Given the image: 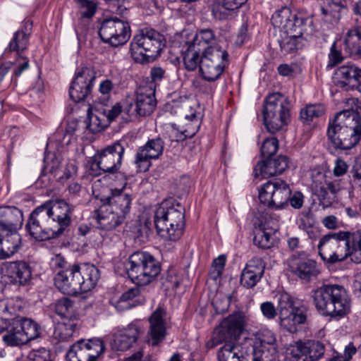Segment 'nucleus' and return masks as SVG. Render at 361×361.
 I'll use <instances>...</instances> for the list:
<instances>
[{
    "label": "nucleus",
    "mask_w": 361,
    "mask_h": 361,
    "mask_svg": "<svg viewBox=\"0 0 361 361\" xmlns=\"http://www.w3.org/2000/svg\"><path fill=\"white\" fill-rule=\"evenodd\" d=\"M312 298L317 312L332 320H340L351 311V299L343 286L323 284L312 290Z\"/></svg>",
    "instance_id": "20e7f679"
},
{
    "label": "nucleus",
    "mask_w": 361,
    "mask_h": 361,
    "mask_svg": "<svg viewBox=\"0 0 361 361\" xmlns=\"http://www.w3.org/2000/svg\"><path fill=\"white\" fill-rule=\"evenodd\" d=\"M264 272V264L260 257H255L246 264L242 271L240 283L250 288L257 285Z\"/></svg>",
    "instance_id": "2f4dec72"
},
{
    "label": "nucleus",
    "mask_w": 361,
    "mask_h": 361,
    "mask_svg": "<svg viewBox=\"0 0 361 361\" xmlns=\"http://www.w3.org/2000/svg\"><path fill=\"white\" fill-rule=\"evenodd\" d=\"M214 38V34L212 30L204 29L197 32L193 39L188 42L197 47H202L203 50L205 49L204 47L209 44Z\"/></svg>",
    "instance_id": "5fc2aeb1"
},
{
    "label": "nucleus",
    "mask_w": 361,
    "mask_h": 361,
    "mask_svg": "<svg viewBox=\"0 0 361 361\" xmlns=\"http://www.w3.org/2000/svg\"><path fill=\"white\" fill-rule=\"evenodd\" d=\"M144 334V329L139 320H134L126 326L118 328L114 333L111 341V348L116 351H125L135 344L140 336Z\"/></svg>",
    "instance_id": "6ab92c4d"
},
{
    "label": "nucleus",
    "mask_w": 361,
    "mask_h": 361,
    "mask_svg": "<svg viewBox=\"0 0 361 361\" xmlns=\"http://www.w3.org/2000/svg\"><path fill=\"white\" fill-rule=\"evenodd\" d=\"M141 286H142L136 285V286L133 287L123 293L119 300L116 302V307L121 310L129 309L131 307V305L129 303L125 305V303L133 300L140 295Z\"/></svg>",
    "instance_id": "864d4df0"
},
{
    "label": "nucleus",
    "mask_w": 361,
    "mask_h": 361,
    "mask_svg": "<svg viewBox=\"0 0 361 361\" xmlns=\"http://www.w3.org/2000/svg\"><path fill=\"white\" fill-rule=\"evenodd\" d=\"M226 341V317H224L220 324L214 329L212 338L206 343L208 349L222 343Z\"/></svg>",
    "instance_id": "603ef678"
},
{
    "label": "nucleus",
    "mask_w": 361,
    "mask_h": 361,
    "mask_svg": "<svg viewBox=\"0 0 361 361\" xmlns=\"http://www.w3.org/2000/svg\"><path fill=\"white\" fill-rule=\"evenodd\" d=\"M343 49L351 57H361V25H354L345 34Z\"/></svg>",
    "instance_id": "e433bc0d"
},
{
    "label": "nucleus",
    "mask_w": 361,
    "mask_h": 361,
    "mask_svg": "<svg viewBox=\"0 0 361 361\" xmlns=\"http://www.w3.org/2000/svg\"><path fill=\"white\" fill-rule=\"evenodd\" d=\"M276 347V338L275 334L267 329L259 331L252 343V347Z\"/></svg>",
    "instance_id": "a18cd8bd"
},
{
    "label": "nucleus",
    "mask_w": 361,
    "mask_h": 361,
    "mask_svg": "<svg viewBox=\"0 0 361 361\" xmlns=\"http://www.w3.org/2000/svg\"><path fill=\"white\" fill-rule=\"evenodd\" d=\"M57 238L63 235L72 222L74 206L63 199L46 201Z\"/></svg>",
    "instance_id": "a211bd4d"
},
{
    "label": "nucleus",
    "mask_w": 361,
    "mask_h": 361,
    "mask_svg": "<svg viewBox=\"0 0 361 361\" xmlns=\"http://www.w3.org/2000/svg\"><path fill=\"white\" fill-rule=\"evenodd\" d=\"M23 223L22 211L15 206H0V231L20 229Z\"/></svg>",
    "instance_id": "72a5a7b5"
},
{
    "label": "nucleus",
    "mask_w": 361,
    "mask_h": 361,
    "mask_svg": "<svg viewBox=\"0 0 361 361\" xmlns=\"http://www.w3.org/2000/svg\"><path fill=\"white\" fill-rule=\"evenodd\" d=\"M271 23L275 27L280 29V31L288 30L297 27L313 25V20L311 18H298L296 14L293 13L290 8L284 6L275 11L271 17Z\"/></svg>",
    "instance_id": "393cba45"
},
{
    "label": "nucleus",
    "mask_w": 361,
    "mask_h": 361,
    "mask_svg": "<svg viewBox=\"0 0 361 361\" xmlns=\"http://www.w3.org/2000/svg\"><path fill=\"white\" fill-rule=\"evenodd\" d=\"M78 319H63L54 324L53 338L58 342H68L76 333Z\"/></svg>",
    "instance_id": "58836bf2"
},
{
    "label": "nucleus",
    "mask_w": 361,
    "mask_h": 361,
    "mask_svg": "<svg viewBox=\"0 0 361 361\" xmlns=\"http://www.w3.org/2000/svg\"><path fill=\"white\" fill-rule=\"evenodd\" d=\"M149 334L150 336L152 345L153 346L157 345L165 338V325L150 324V329Z\"/></svg>",
    "instance_id": "bf43d9fd"
},
{
    "label": "nucleus",
    "mask_w": 361,
    "mask_h": 361,
    "mask_svg": "<svg viewBox=\"0 0 361 361\" xmlns=\"http://www.w3.org/2000/svg\"><path fill=\"white\" fill-rule=\"evenodd\" d=\"M105 345L102 338L80 339L74 343L66 353L67 361H95L104 353Z\"/></svg>",
    "instance_id": "dca6fc26"
},
{
    "label": "nucleus",
    "mask_w": 361,
    "mask_h": 361,
    "mask_svg": "<svg viewBox=\"0 0 361 361\" xmlns=\"http://www.w3.org/2000/svg\"><path fill=\"white\" fill-rule=\"evenodd\" d=\"M243 358L241 347L233 342L227 341V361H242Z\"/></svg>",
    "instance_id": "0e129e2a"
},
{
    "label": "nucleus",
    "mask_w": 361,
    "mask_h": 361,
    "mask_svg": "<svg viewBox=\"0 0 361 361\" xmlns=\"http://www.w3.org/2000/svg\"><path fill=\"white\" fill-rule=\"evenodd\" d=\"M96 220L98 228L102 230L110 231L122 224L125 219L117 214L107 204L102 202V205L95 211Z\"/></svg>",
    "instance_id": "473e14b6"
},
{
    "label": "nucleus",
    "mask_w": 361,
    "mask_h": 361,
    "mask_svg": "<svg viewBox=\"0 0 361 361\" xmlns=\"http://www.w3.org/2000/svg\"><path fill=\"white\" fill-rule=\"evenodd\" d=\"M334 78L337 85L346 90L357 87L361 83V68L354 64L347 63L336 69Z\"/></svg>",
    "instance_id": "c756f323"
},
{
    "label": "nucleus",
    "mask_w": 361,
    "mask_h": 361,
    "mask_svg": "<svg viewBox=\"0 0 361 361\" xmlns=\"http://www.w3.org/2000/svg\"><path fill=\"white\" fill-rule=\"evenodd\" d=\"M344 57L343 56L341 51L337 49L336 42H334L330 48L327 68H332L341 63Z\"/></svg>",
    "instance_id": "e2e57ef3"
},
{
    "label": "nucleus",
    "mask_w": 361,
    "mask_h": 361,
    "mask_svg": "<svg viewBox=\"0 0 361 361\" xmlns=\"http://www.w3.org/2000/svg\"><path fill=\"white\" fill-rule=\"evenodd\" d=\"M180 125L183 126L186 136H188V138H192L198 132L200 123L197 114L192 113L190 115L185 114L184 121H183Z\"/></svg>",
    "instance_id": "8fccbe9b"
},
{
    "label": "nucleus",
    "mask_w": 361,
    "mask_h": 361,
    "mask_svg": "<svg viewBox=\"0 0 361 361\" xmlns=\"http://www.w3.org/2000/svg\"><path fill=\"white\" fill-rule=\"evenodd\" d=\"M183 64L188 71H194L200 68L202 61V48L197 47L189 42H185L181 49Z\"/></svg>",
    "instance_id": "4c0bfd02"
},
{
    "label": "nucleus",
    "mask_w": 361,
    "mask_h": 361,
    "mask_svg": "<svg viewBox=\"0 0 361 361\" xmlns=\"http://www.w3.org/2000/svg\"><path fill=\"white\" fill-rule=\"evenodd\" d=\"M29 41V34L24 30L16 31L8 44L6 51H16L18 56L27 49Z\"/></svg>",
    "instance_id": "37998d69"
},
{
    "label": "nucleus",
    "mask_w": 361,
    "mask_h": 361,
    "mask_svg": "<svg viewBox=\"0 0 361 361\" xmlns=\"http://www.w3.org/2000/svg\"><path fill=\"white\" fill-rule=\"evenodd\" d=\"M349 0H321L322 15L329 21L336 22L341 18V13L345 9Z\"/></svg>",
    "instance_id": "ea45409f"
},
{
    "label": "nucleus",
    "mask_w": 361,
    "mask_h": 361,
    "mask_svg": "<svg viewBox=\"0 0 361 361\" xmlns=\"http://www.w3.org/2000/svg\"><path fill=\"white\" fill-rule=\"evenodd\" d=\"M156 106L154 89L145 86L139 87L135 99H126L123 111L130 116H147L154 112Z\"/></svg>",
    "instance_id": "2eb2a0df"
},
{
    "label": "nucleus",
    "mask_w": 361,
    "mask_h": 361,
    "mask_svg": "<svg viewBox=\"0 0 361 361\" xmlns=\"http://www.w3.org/2000/svg\"><path fill=\"white\" fill-rule=\"evenodd\" d=\"M96 80L95 72L82 67L75 71L69 87V97L75 103L85 100L90 94Z\"/></svg>",
    "instance_id": "f3484780"
},
{
    "label": "nucleus",
    "mask_w": 361,
    "mask_h": 361,
    "mask_svg": "<svg viewBox=\"0 0 361 361\" xmlns=\"http://www.w3.org/2000/svg\"><path fill=\"white\" fill-rule=\"evenodd\" d=\"M202 58L225 63L226 49L219 43H215L202 50Z\"/></svg>",
    "instance_id": "3c124183"
},
{
    "label": "nucleus",
    "mask_w": 361,
    "mask_h": 361,
    "mask_svg": "<svg viewBox=\"0 0 361 361\" xmlns=\"http://www.w3.org/2000/svg\"><path fill=\"white\" fill-rule=\"evenodd\" d=\"M325 352L324 345L319 341H299L295 343L293 356L298 361H317L321 359Z\"/></svg>",
    "instance_id": "a878e982"
},
{
    "label": "nucleus",
    "mask_w": 361,
    "mask_h": 361,
    "mask_svg": "<svg viewBox=\"0 0 361 361\" xmlns=\"http://www.w3.org/2000/svg\"><path fill=\"white\" fill-rule=\"evenodd\" d=\"M260 310L269 320L275 319L278 315L281 328L290 334L296 333L298 326L305 324L307 319V306L295 301L287 293L279 295L276 307L271 302L267 301L260 305Z\"/></svg>",
    "instance_id": "7ed1b4c3"
},
{
    "label": "nucleus",
    "mask_w": 361,
    "mask_h": 361,
    "mask_svg": "<svg viewBox=\"0 0 361 361\" xmlns=\"http://www.w3.org/2000/svg\"><path fill=\"white\" fill-rule=\"evenodd\" d=\"M281 216L270 210H264L259 214L255 222V233L254 243L262 249H269L274 244V235L279 229Z\"/></svg>",
    "instance_id": "f8f14e48"
},
{
    "label": "nucleus",
    "mask_w": 361,
    "mask_h": 361,
    "mask_svg": "<svg viewBox=\"0 0 361 361\" xmlns=\"http://www.w3.org/2000/svg\"><path fill=\"white\" fill-rule=\"evenodd\" d=\"M166 135L171 142H180L188 139L182 126L171 123L169 124L166 130Z\"/></svg>",
    "instance_id": "6e6d98bb"
},
{
    "label": "nucleus",
    "mask_w": 361,
    "mask_h": 361,
    "mask_svg": "<svg viewBox=\"0 0 361 361\" xmlns=\"http://www.w3.org/2000/svg\"><path fill=\"white\" fill-rule=\"evenodd\" d=\"M50 357V351L44 348L32 350L28 355L30 361H46Z\"/></svg>",
    "instance_id": "774afa93"
},
{
    "label": "nucleus",
    "mask_w": 361,
    "mask_h": 361,
    "mask_svg": "<svg viewBox=\"0 0 361 361\" xmlns=\"http://www.w3.org/2000/svg\"><path fill=\"white\" fill-rule=\"evenodd\" d=\"M279 148V141L271 137L264 140L261 147V154L264 157L270 158L274 155Z\"/></svg>",
    "instance_id": "13d9d810"
},
{
    "label": "nucleus",
    "mask_w": 361,
    "mask_h": 361,
    "mask_svg": "<svg viewBox=\"0 0 361 361\" xmlns=\"http://www.w3.org/2000/svg\"><path fill=\"white\" fill-rule=\"evenodd\" d=\"M314 29L312 25L300 26L290 30L280 31V37L278 39L281 49L285 54H290L301 49L303 47V39L307 36L312 35Z\"/></svg>",
    "instance_id": "4be33fe9"
},
{
    "label": "nucleus",
    "mask_w": 361,
    "mask_h": 361,
    "mask_svg": "<svg viewBox=\"0 0 361 361\" xmlns=\"http://www.w3.org/2000/svg\"><path fill=\"white\" fill-rule=\"evenodd\" d=\"M114 83L109 79L103 80L99 86V92L102 97V102L104 104H106V102L109 101L111 95V92L114 89Z\"/></svg>",
    "instance_id": "338daca9"
},
{
    "label": "nucleus",
    "mask_w": 361,
    "mask_h": 361,
    "mask_svg": "<svg viewBox=\"0 0 361 361\" xmlns=\"http://www.w3.org/2000/svg\"><path fill=\"white\" fill-rule=\"evenodd\" d=\"M252 361H279L276 347H252Z\"/></svg>",
    "instance_id": "c03bdc74"
},
{
    "label": "nucleus",
    "mask_w": 361,
    "mask_h": 361,
    "mask_svg": "<svg viewBox=\"0 0 361 361\" xmlns=\"http://www.w3.org/2000/svg\"><path fill=\"white\" fill-rule=\"evenodd\" d=\"M357 353V348L353 343H349L344 348L343 354L336 353L329 361H350L353 356Z\"/></svg>",
    "instance_id": "680f3d73"
},
{
    "label": "nucleus",
    "mask_w": 361,
    "mask_h": 361,
    "mask_svg": "<svg viewBox=\"0 0 361 361\" xmlns=\"http://www.w3.org/2000/svg\"><path fill=\"white\" fill-rule=\"evenodd\" d=\"M213 16L219 20L226 19V0H213L212 4Z\"/></svg>",
    "instance_id": "69168bd1"
},
{
    "label": "nucleus",
    "mask_w": 361,
    "mask_h": 361,
    "mask_svg": "<svg viewBox=\"0 0 361 361\" xmlns=\"http://www.w3.org/2000/svg\"><path fill=\"white\" fill-rule=\"evenodd\" d=\"M125 149L121 141H116L102 149L94 156L91 170L93 171L94 166H97L104 173L117 172L121 166Z\"/></svg>",
    "instance_id": "4468645a"
},
{
    "label": "nucleus",
    "mask_w": 361,
    "mask_h": 361,
    "mask_svg": "<svg viewBox=\"0 0 361 361\" xmlns=\"http://www.w3.org/2000/svg\"><path fill=\"white\" fill-rule=\"evenodd\" d=\"M18 230L0 231V247L4 259L11 257L18 251L22 240Z\"/></svg>",
    "instance_id": "c9c22d12"
},
{
    "label": "nucleus",
    "mask_w": 361,
    "mask_h": 361,
    "mask_svg": "<svg viewBox=\"0 0 361 361\" xmlns=\"http://www.w3.org/2000/svg\"><path fill=\"white\" fill-rule=\"evenodd\" d=\"M341 188V180L325 179L324 182L315 183L314 190L321 204L328 207L337 201V195Z\"/></svg>",
    "instance_id": "7c9ffc66"
},
{
    "label": "nucleus",
    "mask_w": 361,
    "mask_h": 361,
    "mask_svg": "<svg viewBox=\"0 0 361 361\" xmlns=\"http://www.w3.org/2000/svg\"><path fill=\"white\" fill-rule=\"evenodd\" d=\"M98 33L104 42L116 47L128 41L131 30L128 22L114 17L104 19Z\"/></svg>",
    "instance_id": "ddd939ff"
},
{
    "label": "nucleus",
    "mask_w": 361,
    "mask_h": 361,
    "mask_svg": "<svg viewBox=\"0 0 361 361\" xmlns=\"http://www.w3.org/2000/svg\"><path fill=\"white\" fill-rule=\"evenodd\" d=\"M55 312L63 319H78L74 309V302L68 298H62L54 305Z\"/></svg>",
    "instance_id": "79ce46f5"
},
{
    "label": "nucleus",
    "mask_w": 361,
    "mask_h": 361,
    "mask_svg": "<svg viewBox=\"0 0 361 361\" xmlns=\"http://www.w3.org/2000/svg\"><path fill=\"white\" fill-rule=\"evenodd\" d=\"M78 281L79 295L94 289L100 279V271L94 264H75Z\"/></svg>",
    "instance_id": "bb28decb"
},
{
    "label": "nucleus",
    "mask_w": 361,
    "mask_h": 361,
    "mask_svg": "<svg viewBox=\"0 0 361 361\" xmlns=\"http://www.w3.org/2000/svg\"><path fill=\"white\" fill-rule=\"evenodd\" d=\"M7 320L0 317V334L7 330L3 341L8 346L23 345L41 336L40 326L31 319L16 316L8 325Z\"/></svg>",
    "instance_id": "6e6552de"
},
{
    "label": "nucleus",
    "mask_w": 361,
    "mask_h": 361,
    "mask_svg": "<svg viewBox=\"0 0 361 361\" xmlns=\"http://www.w3.org/2000/svg\"><path fill=\"white\" fill-rule=\"evenodd\" d=\"M325 113V108L322 104H309L301 109L300 119L304 123L309 124L314 118H319Z\"/></svg>",
    "instance_id": "49530a36"
},
{
    "label": "nucleus",
    "mask_w": 361,
    "mask_h": 361,
    "mask_svg": "<svg viewBox=\"0 0 361 361\" xmlns=\"http://www.w3.org/2000/svg\"><path fill=\"white\" fill-rule=\"evenodd\" d=\"M53 224L45 202L31 212L25 227L32 238L44 241L57 238Z\"/></svg>",
    "instance_id": "9d476101"
},
{
    "label": "nucleus",
    "mask_w": 361,
    "mask_h": 361,
    "mask_svg": "<svg viewBox=\"0 0 361 361\" xmlns=\"http://www.w3.org/2000/svg\"><path fill=\"white\" fill-rule=\"evenodd\" d=\"M164 149V140L157 137L149 139L145 145L137 149L135 156L134 163L140 172H145L151 166V159H159L163 154Z\"/></svg>",
    "instance_id": "412c9836"
},
{
    "label": "nucleus",
    "mask_w": 361,
    "mask_h": 361,
    "mask_svg": "<svg viewBox=\"0 0 361 361\" xmlns=\"http://www.w3.org/2000/svg\"><path fill=\"white\" fill-rule=\"evenodd\" d=\"M248 316L241 310L233 311L227 317V339L237 341L245 330Z\"/></svg>",
    "instance_id": "f704fd0d"
},
{
    "label": "nucleus",
    "mask_w": 361,
    "mask_h": 361,
    "mask_svg": "<svg viewBox=\"0 0 361 361\" xmlns=\"http://www.w3.org/2000/svg\"><path fill=\"white\" fill-rule=\"evenodd\" d=\"M183 281V276L175 267H170L162 278V284L166 290L177 289Z\"/></svg>",
    "instance_id": "de8ad7c7"
},
{
    "label": "nucleus",
    "mask_w": 361,
    "mask_h": 361,
    "mask_svg": "<svg viewBox=\"0 0 361 361\" xmlns=\"http://www.w3.org/2000/svg\"><path fill=\"white\" fill-rule=\"evenodd\" d=\"M126 270L135 285L147 286L159 275L161 265L150 253L137 251L129 256Z\"/></svg>",
    "instance_id": "1a4fd4ad"
},
{
    "label": "nucleus",
    "mask_w": 361,
    "mask_h": 361,
    "mask_svg": "<svg viewBox=\"0 0 361 361\" xmlns=\"http://www.w3.org/2000/svg\"><path fill=\"white\" fill-rule=\"evenodd\" d=\"M32 273L29 263L23 260L8 262L4 264V276L10 283L16 286H24L29 284Z\"/></svg>",
    "instance_id": "5701e85b"
},
{
    "label": "nucleus",
    "mask_w": 361,
    "mask_h": 361,
    "mask_svg": "<svg viewBox=\"0 0 361 361\" xmlns=\"http://www.w3.org/2000/svg\"><path fill=\"white\" fill-rule=\"evenodd\" d=\"M288 265L293 274L305 281H310L319 274L317 262L310 258L305 251L290 255L288 259Z\"/></svg>",
    "instance_id": "aec40b11"
},
{
    "label": "nucleus",
    "mask_w": 361,
    "mask_h": 361,
    "mask_svg": "<svg viewBox=\"0 0 361 361\" xmlns=\"http://www.w3.org/2000/svg\"><path fill=\"white\" fill-rule=\"evenodd\" d=\"M290 192V186L285 180L274 179L260 187L258 197L268 209H283L288 207Z\"/></svg>",
    "instance_id": "9b49d317"
},
{
    "label": "nucleus",
    "mask_w": 361,
    "mask_h": 361,
    "mask_svg": "<svg viewBox=\"0 0 361 361\" xmlns=\"http://www.w3.org/2000/svg\"><path fill=\"white\" fill-rule=\"evenodd\" d=\"M54 286L63 294L71 296L79 295L78 281L75 264L68 265L58 271L54 278Z\"/></svg>",
    "instance_id": "b1692460"
},
{
    "label": "nucleus",
    "mask_w": 361,
    "mask_h": 361,
    "mask_svg": "<svg viewBox=\"0 0 361 361\" xmlns=\"http://www.w3.org/2000/svg\"><path fill=\"white\" fill-rule=\"evenodd\" d=\"M225 264V255H221L213 260L209 270V276L212 280L215 281L216 282L221 281V275L224 271Z\"/></svg>",
    "instance_id": "4d7b16f0"
},
{
    "label": "nucleus",
    "mask_w": 361,
    "mask_h": 361,
    "mask_svg": "<svg viewBox=\"0 0 361 361\" xmlns=\"http://www.w3.org/2000/svg\"><path fill=\"white\" fill-rule=\"evenodd\" d=\"M319 254L321 258L330 264L343 262L348 259L361 263V233L339 231H330L319 241Z\"/></svg>",
    "instance_id": "f03ea898"
},
{
    "label": "nucleus",
    "mask_w": 361,
    "mask_h": 361,
    "mask_svg": "<svg viewBox=\"0 0 361 361\" xmlns=\"http://www.w3.org/2000/svg\"><path fill=\"white\" fill-rule=\"evenodd\" d=\"M80 6V16L82 18H92L97 10V4L90 0H75Z\"/></svg>",
    "instance_id": "052dcab7"
},
{
    "label": "nucleus",
    "mask_w": 361,
    "mask_h": 361,
    "mask_svg": "<svg viewBox=\"0 0 361 361\" xmlns=\"http://www.w3.org/2000/svg\"><path fill=\"white\" fill-rule=\"evenodd\" d=\"M348 104L355 107L338 112L330 118L326 129L328 141L336 151L346 154L355 148L361 140V99L350 98Z\"/></svg>",
    "instance_id": "f257e3e1"
},
{
    "label": "nucleus",
    "mask_w": 361,
    "mask_h": 361,
    "mask_svg": "<svg viewBox=\"0 0 361 361\" xmlns=\"http://www.w3.org/2000/svg\"><path fill=\"white\" fill-rule=\"evenodd\" d=\"M263 121L267 130L271 134L282 131L290 121V104L280 92L269 94L263 106Z\"/></svg>",
    "instance_id": "0eeeda50"
},
{
    "label": "nucleus",
    "mask_w": 361,
    "mask_h": 361,
    "mask_svg": "<svg viewBox=\"0 0 361 361\" xmlns=\"http://www.w3.org/2000/svg\"><path fill=\"white\" fill-rule=\"evenodd\" d=\"M289 159L284 155L276 158H267L259 162L254 169L255 176H261L264 178L283 173L288 167Z\"/></svg>",
    "instance_id": "cd10ccee"
},
{
    "label": "nucleus",
    "mask_w": 361,
    "mask_h": 361,
    "mask_svg": "<svg viewBox=\"0 0 361 361\" xmlns=\"http://www.w3.org/2000/svg\"><path fill=\"white\" fill-rule=\"evenodd\" d=\"M166 47L164 35L152 28H143L134 35L130 51L133 60L140 63L152 61Z\"/></svg>",
    "instance_id": "423d86ee"
},
{
    "label": "nucleus",
    "mask_w": 361,
    "mask_h": 361,
    "mask_svg": "<svg viewBox=\"0 0 361 361\" xmlns=\"http://www.w3.org/2000/svg\"><path fill=\"white\" fill-rule=\"evenodd\" d=\"M154 222L161 238L167 241H177L184 232L185 208L174 198H166L156 208Z\"/></svg>",
    "instance_id": "39448f33"
},
{
    "label": "nucleus",
    "mask_w": 361,
    "mask_h": 361,
    "mask_svg": "<svg viewBox=\"0 0 361 361\" xmlns=\"http://www.w3.org/2000/svg\"><path fill=\"white\" fill-rule=\"evenodd\" d=\"M225 63L202 58L200 73L205 80L214 81L222 74Z\"/></svg>",
    "instance_id": "a19ab883"
},
{
    "label": "nucleus",
    "mask_w": 361,
    "mask_h": 361,
    "mask_svg": "<svg viewBox=\"0 0 361 361\" xmlns=\"http://www.w3.org/2000/svg\"><path fill=\"white\" fill-rule=\"evenodd\" d=\"M132 200L131 195L125 193L123 188L111 190L109 195L101 199L104 204H107L123 219L130 211Z\"/></svg>",
    "instance_id": "c85d7f7f"
},
{
    "label": "nucleus",
    "mask_w": 361,
    "mask_h": 361,
    "mask_svg": "<svg viewBox=\"0 0 361 361\" xmlns=\"http://www.w3.org/2000/svg\"><path fill=\"white\" fill-rule=\"evenodd\" d=\"M167 108L171 114L185 117V115L188 114V109L191 108V105L188 97L183 96L177 99H173L171 103L168 104Z\"/></svg>",
    "instance_id": "09e8293b"
}]
</instances>
